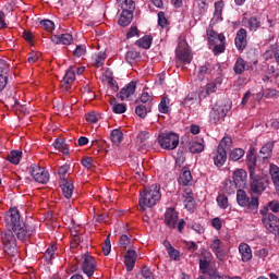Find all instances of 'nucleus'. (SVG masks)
Masks as SVG:
<instances>
[{
  "label": "nucleus",
  "instance_id": "obj_31",
  "mask_svg": "<svg viewBox=\"0 0 279 279\" xmlns=\"http://www.w3.org/2000/svg\"><path fill=\"white\" fill-rule=\"evenodd\" d=\"M151 43H154V37H151V35H145L137 39L135 45L142 49H149L151 47Z\"/></svg>",
  "mask_w": 279,
  "mask_h": 279
},
{
  "label": "nucleus",
  "instance_id": "obj_32",
  "mask_svg": "<svg viewBox=\"0 0 279 279\" xmlns=\"http://www.w3.org/2000/svg\"><path fill=\"white\" fill-rule=\"evenodd\" d=\"M199 270L203 276H210V271H217V269L210 267V260L199 259Z\"/></svg>",
  "mask_w": 279,
  "mask_h": 279
},
{
  "label": "nucleus",
  "instance_id": "obj_11",
  "mask_svg": "<svg viewBox=\"0 0 279 279\" xmlns=\"http://www.w3.org/2000/svg\"><path fill=\"white\" fill-rule=\"evenodd\" d=\"M263 223L271 234L279 229V218L274 214H268L267 217L263 219Z\"/></svg>",
  "mask_w": 279,
  "mask_h": 279
},
{
  "label": "nucleus",
  "instance_id": "obj_55",
  "mask_svg": "<svg viewBox=\"0 0 279 279\" xmlns=\"http://www.w3.org/2000/svg\"><path fill=\"white\" fill-rule=\"evenodd\" d=\"M119 243H120L121 247H123L124 250H128V247H130V243H131L130 236H128L125 234L121 235Z\"/></svg>",
  "mask_w": 279,
  "mask_h": 279
},
{
  "label": "nucleus",
  "instance_id": "obj_9",
  "mask_svg": "<svg viewBox=\"0 0 279 279\" xmlns=\"http://www.w3.org/2000/svg\"><path fill=\"white\" fill-rule=\"evenodd\" d=\"M82 269L85 276L88 278L93 277L95 270L97 269V262H95V257L88 253H85L83 255Z\"/></svg>",
  "mask_w": 279,
  "mask_h": 279
},
{
  "label": "nucleus",
  "instance_id": "obj_54",
  "mask_svg": "<svg viewBox=\"0 0 279 279\" xmlns=\"http://www.w3.org/2000/svg\"><path fill=\"white\" fill-rule=\"evenodd\" d=\"M141 274L144 279H154V272L147 266L142 267Z\"/></svg>",
  "mask_w": 279,
  "mask_h": 279
},
{
  "label": "nucleus",
  "instance_id": "obj_16",
  "mask_svg": "<svg viewBox=\"0 0 279 279\" xmlns=\"http://www.w3.org/2000/svg\"><path fill=\"white\" fill-rule=\"evenodd\" d=\"M75 82V71H66L61 80V87L65 93H69L71 85Z\"/></svg>",
  "mask_w": 279,
  "mask_h": 279
},
{
  "label": "nucleus",
  "instance_id": "obj_47",
  "mask_svg": "<svg viewBox=\"0 0 279 279\" xmlns=\"http://www.w3.org/2000/svg\"><path fill=\"white\" fill-rule=\"evenodd\" d=\"M8 86V72L0 71V93Z\"/></svg>",
  "mask_w": 279,
  "mask_h": 279
},
{
  "label": "nucleus",
  "instance_id": "obj_52",
  "mask_svg": "<svg viewBox=\"0 0 279 279\" xmlns=\"http://www.w3.org/2000/svg\"><path fill=\"white\" fill-rule=\"evenodd\" d=\"M246 62L243 58H238L233 71H245Z\"/></svg>",
  "mask_w": 279,
  "mask_h": 279
},
{
  "label": "nucleus",
  "instance_id": "obj_40",
  "mask_svg": "<svg viewBox=\"0 0 279 279\" xmlns=\"http://www.w3.org/2000/svg\"><path fill=\"white\" fill-rule=\"evenodd\" d=\"M196 101H197V93L193 92L183 99V101L181 102V106H183L184 108H191V106H193V104H195Z\"/></svg>",
  "mask_w": 279,
  "mask_h": 279
},
{
  "label": "nucleus",
  "instance_id": "obj_15",
  "mask_svg": "<svg viewBox=\"0 0 279 279\" xmlns=\"http://www.w3.org/2000/svg\"><path fill=\"white\" fill-rule=\"evenodd\" d=\"M214 154V163L216 167H223L226 165V160H228V151L226 148H219L218 146Z\"/></svg>",
  "mask_w": 279,
  "mask_h": 279
},
{
  "label": "nucleus",
  "instance_id": "obj_60",
  "mask_svg": "<svg viewBox=\"0 0 279 279\" xmlns=\"http://www.w3.org/2000/svg\"><path fill=\"white\" fill-rule=\"evenodd\" d=\"M197 5L201 14H204L208 10V2L206 0H197Z\"/></svg>",
  "mask_w": 279,
  "mask_h": 279
},
{
  "label": "nucleus",
  "instance_id": "obj_13",
  "mask_svg": "<svg viewBox=\"0 0 279 279\" xmlns=\"http://www.w3.org/2000/svg\"><path fill=\"white\" fill-rule=\"evenodd\" d=\"M178 211L173 208H168L165 214V223L168 228L175 230V225L178 223Z\"/></svg>",
  "mask_w": 279,
  "mask_h": 279
},
{
  "label": "nucleus",
  "instance_id": "obj_10",
  "mask_svg": "<svg viewBox=\"0 0 279 279\" xmlns=\"http://www.w3.org/2000/svg\"><path fill=\"white\" fill-rule=\"evenodd\" d=\"M234 43L238 51H245L247 49V29L240 28L236 32Z\"/></svg>",
  "mask_w": 279,
  "mask_h": 279
},
{
  "label": "nucleus",
  "instance_id": "obj_39",
  "mask_svg": "<svg viewBox=\"0 0 279 279\" xmlns=\"http://www.w3.org/2000/svg\"><path fill=\"white\" fill-rule=\"evenodd\" d=\"M23 156V151L21 150H12L7 160H9V162H11V165H19V162H21V158Z\"/></svg>",
  "mask_w": 279,
  "mask_h": 279
},
{
  "label": "nucleus",
  "instance_id": "obj_59",
  "mask_svg": "<svg viewBox=\"0 0 279 279\" xmlns=\"http://www.w3.org/2000/svg\"><path fill=\"white\" fill-rule=\"evenodd\" d=\"M219 35H217V33L213 29H208L207 31V38L209 40V43H216L217 40H219Z\"/></svg>",
  "mask_w": 279,
  "mask_h": 279
},
{
  "label": "nucleus",
  "instance_id": "obj_50",
  "mask_svg": "<svg viewBox=\"0 0 279 279\" xmlns=\"http://www.w3.org/2000/svg\"><path fill=\"white\" fill-rule=\"evenodd\" d=\"M69 169H71L70 165H63L59 168V178L61 182H63V180H66V174L69 173Z\"/></svg>",
  "mask_w": 279,
  "mask_h": 279
},
{
  "label": "nucleus",
  "instance_id": "obj_45",
  "mask_svg": "<svg viewBox=\"0 0 279 279\" xmlns=\"http://www.w3.org/2000/svg\"><path fill=\"white\" fill-rule=\"evenodd\" d=\"M158 108H159V112H161L162 114H167V112H169V98L163 97Z\"/></svg>",
  "mask_w": 279,
  "mask_h": 279
},
{
  "label": "nucleus",
  "instance_id": "obj_44",
  "mask_svg": "<svg viewBox=\"0 0 279 279\" xmlns=\"http://www.w3.org/2000/svg\"><path fill=\"white\" fill-rule=\"evenodd\" d=\"M140 101L143 106H153L154 98L149 95V93L144 92L140 98Z\"/></svg>",
  "mask_w": 279,
  "mask_h": 279
},
{
  "label": "nucleus",
  "instance_id": "obj_42",
  "mask_svg": "<svg viewBox=\"0 0 279 279\" xmlns=\"http://www.w3.org/2000/svg\"><path fill=\"white\" fill-rule=\"evenodd\" d=\"M263 97L266 99H278L279 93L275 88H266L263 90Z\"/></svg>",
  "mask_w": 279,
  "mask_h": 279
},
{
  "label": "nucleus",
  "instance_id": "obj_46",
  "mask_svg": "<svg viewBox=\"0 0 279 279\" xmlns=\"http://www.w3.org/2000/svg\"><path fill=\"white\" fill-rule=\"evenodd\" d=\"M217 204L219 208H222V210H226V208H228V196H226L225 194H219L217 196Z\"/></svg>",
  "mask_w": 279,
  "mask_h": 279
},
{
  "label": "nucleus",
  "instance_id": "obj_18",
  "mask_svg": "<svg viewBox=\"0 0 279 279\" xmlns=\"http://www.w3.org/2000/svg\"><path fill=\"white\" fill-rule=\"evenodd\" d=\"M136 258H138L136 251L134 250L126 251V255L124 256V264L126 267V271H132V269H134V266L136 265Z\"/></svg>",
  "mask_w": 279,
  "mask_h": 279
},
{
  "label": "nucleus",
  "instance_id": "obj_1",
  "mask_svg": "<svg viewBox=\"0 0 279 279\" xmlns=\"http://www.w3.org/2000/svg\"><path fill=\"white\" fill-rule=\"evenodd\" d=\"M4 223L7 229L1 232L3 250L8 256H15L16 238L19 241H27V239L36 232V229L25 226V222L21 219L19 209L9 210L4 217Z\"/></svg>",
  "mask_w": 279,
  "mask_h": 279
},
{
  "label": "nucleus",
  "instance_id": "obj_38",
  "mask_svg": "<svg viewBox=\"0 0 279 279\" xmlns=\"http://www.w3.org/2000/svg\"><path fill=\"white\" fill-rule=\"evenodd\" d=\"M189 149L191 154H202L204 151V144L197 141H191L189 143Z\"/></svg>",
  "mask_w": 279,
  "mask_h": 279
},
{
  "label": "nucleus",
  "instance_id": "obj_57",
  "mask_svg": "<svg viewBox=\"0 0 279 279\" xmlns=\"http://www.w3.org/2000/svg\"><path fill=\"white\" fill-rule=\"evenodd\" d=\"M213 93H217L216 82H211L206 85V95H213Z\"/></svg>",
  "mask_w": 279,
  "mask_h": 279
},
{
  "label": "nucleus",
  "instance_id": "obj_62",
  "mask_svg": "<svg viewBox=\"0 0 279 279\" xmlns=\"http://www.w3.org/2000/svg\"><path fill=\"white\" fill-rule=\"evenodd\" d=\"M168 255L172 260H177V258H180V251L175 250V247H172L168 251Z\"/></svg>",
  "mask_w": 279,
  "mask_h": 279
},
{
  "label": "nucleus",
  "instance_id": "obj_21",
  "mask_svg": "<svg viewBox=\"0 0 279 279\" xmlns=\"http://www.w3.org/2000/svg\"><path fill=\"white\" fill-rule=\"evenodd\" d=\"M106 58H108V54H106L104 51L94 53L90 58L92 66H95V69H100V66H104Z\"/></svg>",
  "mask_w": 279,
  "mask_h": 279
},
{
  "label": "nucleus",
  "instance_id": "obj_26",
  "mask_svg": "<svg viewBox=\"0 0 279 279\" xmlns=\"http://www.w3.org/2000/svg\"><path fill=\"white\" fill-rule=\"evenodd\" d=\"M226 3L223 0H219L215 2V12H214V17L211 20V23H219V21H223L222 14H223V8Z\"/></svg>",
  "mask_w": 279,
  "mask_h": 279
},
{
  "label": "nucleus",
  "instance_id": "obj_41",
  "mask_svg": "<svg viewBox=\"0 0 279 279\" xmlns=\"http://www.w3.org/2000/svg\"><path fill=\"white\" fill-rule=\"evenodd\" d=\"M236 189H239V185H236V183L232 180H227L223 183V191L225 193H228V195H232V193H234V191H236Z\"/></svg>",
  "mask_w": 279,
  "mask_h": 279
},
{
  "label": "nucleus",
  "instance_id": "obj_7",
  "mask_svg": "<svg viewBox=\"0 0 279 279\" xmlns=\"http://www.w3.org/2000/svg\"><path fill=\"white\" fill-rule=\"evenodd\" d=\"M29 173L35 182L39 184H47V182H49V172L36 163L29 167Z\"/></svg>",
  "mask_w": 279,
  "mask_h": 279
},
{
  "label": "nucleus",
  "instance_id": "obj_51",
  "mask_svg": "<svg viewBox=\"0 0 279 279\" xmlns=\"http://www.w3.org/2000/svg\"><path fill=\"white\" fill-rule=\"evenodd\" d=\"M112 110H113L114 114H123V112H125V110H128V107L125 106V104H113Z\"/></svg>",
  "mask_w": 279,
  "mask_h": 279
},
{
  "label": "nucleus",
  "instance_id": "obj_20",
  "mask_svg": "<svg viewBox=\"0 0 279 279\" xmlns=\"http://www.w3.org/2000/svg\"><path fill=\"white\" fill-rule=\"evenodd\" d=\"M255 149L250 148L246 154V165L248 169V173H256L258 170H256V154H254Z\"/></svg>",
  "mask_w": 279,
  "mask_h": 279
},
{
  "label": "nucleus",
  "instance_id": "obj_27",
  "mask_svg": "<svg viewBox=\"0 0 279 279\" xmlns=\"http://www.w3.org/2000/svg\"><path fill=\"white\" fill-rule=\"evenodd\" d=\"M239 252L242 256V262L243 263H250V260H252V247H250L248 244L241 243L239 245Z\"/></svg>",
  "mask_w": 279,
  "mask_h": 279
},
{
  "label": "nucleus",
  "instance_id": "obj_19",
  "mask_svg": "<svg viewBox=\"0 0 279 279\" xmlns=\"http://www.w3.org/2000/svg\"><path fill=\"white\" fill-rule=\"evenodd\" d=\"M221 245H223V242H221V240H219L218 238L211 240V243L209 245L210 250L214 252V254H216L218 260H223V258H226Z\"/></svg>",
  "mask_w": 279,
  "mask_h": 279
},
{
  "label": "nucleus",
  "instance_id": "obj_25",
  "mask_svg": "<svg viewBox=\"0 0 279 279\" xmlns=\"http://www.w3.org/2000/svg\"><path fill=\"white\" fill-rule=\"evenodd\" d=\"M215 47L213 49L215 56L223 53L226 51V35L223 33L218 34V40L214 41Z\"/></svg>",
  "mask_w": 279,
  "mask_h": 279
},
{
  "label": "nucleus",
  "instance_id": "obj_53",
  "mask_svg": "<svg viewBox=\"0 0 279 279\" xmlns=\"http://www.w3.org/2000/svg\"><path fill=\"white\" fill-rule=\"evenodd\" d=\"M112 250V244L110 243V235H108L105 240V244L102 246V252L105 256H108Z\"/></svg>",
  "mask_w": 279,
  "mask_h": 279
},
{
  "label": "nucleus",
  "instance_id": "obj_5",
  "mask_svg": "<svg viewBox=\"0 0 279 279\" xmlns=\"http://www.w3.org/2000/svg\"><path fill=\"white\" fill-rule=\"evenodd\" d=\"M236 203L246 210H258V197L247 196L245 190H238L236 192Z\"/></svg>",
  "mask_w": 279,
  "mask_h": 279
},
{
  "label": "nucleus",
  "instance_id": "obj_36",
  "mask_svg": "<svg viewBox=\"0 0 279 279\" xmlns=\"http://www.w3.org/2000/svg\"><path fill=\"white\" fill-rule=\"evenodd\" d=\"M117 4L122 11L136 10V3L133 0H117Z\"/></svg>",
  "mask_w": 279,
  "mask_h": 279
},
{
  "label": "nucleus",
  "instance_id": "obj_34",
  "mask_svg": "<svg viewBox=\"0 0 279 279\" xmlns=\"http://www.w3.org/2000/svg\"><path fill=\"white\" fill-rule=\"evenodd\" d=\"M110 138L113 145H121V143H123V132L119 129H114L110 133Z\"/></svg>",
  "mask_w": 279,
  "mask_h": 279
},
{
  "label": "nucleus",
  "instance_id": "obj_12",
  "mask_svg": "<svg viewBox=\"0 0 279 279\" xmlns=\"http://www.w3.org/2000/svg\"><path fill=\"white\" fill-rule=\"evenodd\" d=\"M149 132L142 131L137 134L135 138L136 146L140 151H145L149 147Z\"/></svg>",
  "mask_w": 279,
  "mask_h": 279
},
{
  "label": "nucleus",
  "instance_id": "obj_4",
  "mask_svg": "<svg viewBox=\"0 0 279 279\" xmlns=\"http://www.w3.org/2000/svg\"><path fill=\"white\" fill-rule=\"evenodd\" d=\"M177 69H186L185 64L193 62V53L186 40H181L175 49Z\"/></svg>",
  "mask_w": 279,
  "mask_h": 279
},
{
  "label": "nucleus",
  "instance_id": "obj_49",
  "mask_svg": "<svg viewBox=\"0 0 279 279\" xmlns=\"http://www.w3.org/2000/svg\"><path fill=\"white\" fill-rule=\"evenodd\" d=\"M158 16V25L159 27H167V25H169V20H167V16H165V12L160 11L157 14Z\"/></svg>",
  "mask_w": 279,
  "mask_h": 279
},
{
  "label": "nucleus",
  "instance_id": "obj_61",
  "mask_svg": "<svg viewBox=\"0 0 279 279\" xmlns=\"http://www.w3.org/2000/svg\"><path fill=\"white\" fill-rule=\"evenodd\" d=\"M267 208L271 210V213H279V202L271 201L267 204Z\"/></svg>",
  "mask_w": 279,
  "mask_h": 279
},
{
  "label": "nucleus",
  "instance_id": "obj_58",
  "mask_svg": "<svg viewBox=\"0 0 279 279\" xmlns=\"http://www.w3.org/2000/svg\"><path fill=\"white\" fill-rule=\"evenodd\" d=\"M73 53L76 58H82V56H86V48L84 46H76Z\"/></svg>",
  "mask_w": 279,
  "mask_h": 279
},
{
  "label": "nucleus",
  "instance_id": "obj_48",
  "mask_svg": "<svg viewBox=\"0 0 279 279\" xmlns=\"http://www.w3.org/2000/svg\"><path fill=\"white\" fill-rule=\"evenodd\" d=\"M218 147L220 149H230V147H232V137H223Z\"/></svg>",
  "mask_w": 279,
  "mask_h": 279
},
{
  "label": "nucleus",
  "instance_id": "obj_6",
  "mask_svg": "<svg viewBox=\"0 0 279 279\" xmlns=\"http://www.w3.org/2000/svg\"><path fill=\"white\" fill-rule=\"evenodd\" d=\"M158 143L162 149H175L180 145V136L173 132L161 133Z\"/></svg>",
  "mask_w": 279,
  "mask_h": 279
},
{
  "label": "nucleus",
  "instance_id": "obj_17",
  "mask_svg": "<svg viewBox=\"0 0 279 279\" xmlns=\"http://www.w3.org/2000/svg\"><path fill=\"white\" fill-rule=\"evenodd\" d=\"M233 182L239 189H243L247 182V172L243 169H238L233 172Z\"/></svg>",
  "mask_w": 279,
  "mask_h": 279
},
{
  "label": "nucleus",
  "instance_id": "obj_33",
  "mask_svg": "<svg viewBox=\"0 0 279 279\" xmlns=\"http://www.w3.org/2000/svg\"><path fill=\"white\" fill-rule=\"evenodd\" d=\"M246 27L250 29V32H257L260 28V17H248Z\"/></svg>",
  "mask_w": 279,
  "mask_h": 279
},
{
  "label": "nucleus",
  "instance_id": "obj_56",
  "mask_svg": "<svg viewBox=\"0 0 279 279\" xmlns=\"http://www.w3.org/2000/svg\"><path fill=\"white\" fill-rule=\"evenodd\" d=\"M84 242V238H82V235L80 234H75L71 241V247H77L80 245V243Z\"/></svg>",
  "mask_w": 279,
  "mask_h": 279
},
{
  "label": "nucleus",
  "instance_id": "obj_28",
  "mask_svg": "<svg viewBox=\"0 0 279 279\" xmlns=\"http://www.w3.org/2000/svg\"><path fill=\"white\" fill-rule=\"evenodd\" d=\"M60 186L63 193V197H65V199H71V197H73V190L75 189L73 183L69 182L68 180H63L61 181Z\"/></svg>",
  "mask_w": 279,
  "mask_h": 279
},
{
  "label": "nucleus",
  "instance_id": "obj_2",
  "mask_svg": "<svg viewBox=\"0 0 279 279\" xmlns=\"http://www.w3.org/2000/svg\"><path fill=\"white\" fill-rule=\"evenodd\" d=\"M160 197H162V194H160V185L153 184L149 187H145L144 191L140 193L138 201L142 213H145L147 208L156 206V204L160 202Z\"/></svg>",
  "mask_w": 279,
  "mask_h": 279
},
{
  "label": "nucleus",
  "instance_id": "obj_8",
  "mask_svg": "<svg viewBox=\"0 0 279 279\" xmlns=\"http://www.w3.org/2000/svg\"><path fill=\"white\" fill-rule=\"evenodd\" d=\"M230 107L227 105H215L209 113L210 123H219L221 119H226Z\"/></svg>",
  "mask_w": 279,
  "mask_h": 279
},
{
  "label": "nucleus",
  "instance_id": "obj_22",
  "mask_svg": "<svg viewBox=\"0 0 279 279\" xmlns=\"http://www.w3.org/2000/svg\"><path fill=\"white\" fill-rule=\"evenodd\" d=\"M133 19H134V10H130V11L125 10L121 12L118 23L121 27H128V25L132 23Z\"/></svg>",
  "mask_w": 279,
  "mask_h": 279
},
{
  "label": "nucleus",
  "instance_id": "obj_3",
  "mask_svg": "<svg viewBox=\"0 0 279 279\" xmlns=\"http://www.w3.org/2000/svg\"><path fill=\"white\" fill-rule=\"evenodd\" d=\"M269 186V177L263 172L250 173V191L253 195H263Z\"/></svg>",
  "mask_w": 279,
  "mask_h": 279
},
{
  "label": "nucleus",
  "instance_id": "obj_30",
  "mask_svg": "<svg viewBox=\"0 0 279 279\" xmlns=\"http://www.w3.org/2000/svg\"><path fill=\"white\" fill-rule=\"evenodd\" d=\"M269 173L275 185V189L277 191V194L279 195V167L271 163L269 168Z\"/></svg>",
  "mask_w": 279,
  "mask_h": 279
},
{
  "label": "nucleus",
  "instance_id": "obj_64",
  "mask_svg": "<svg viewBox=\"0 0 279 279\" xmlns=\"http://www.w3.org/2000/svg\"><path fill=\"white\" fill-rule=\"evenodd\" d=\"M208 278L209 279H223V276H220L219 271H217V270H210Z\"/></svg>",
  "mask_w": 279,
  "mask_h": 279
},
{
  "label": "nucleus",
  "instance_id": "obj_35",
  "mask_svg": "<svg viewBox=\"0 0 279 279\" xmlns=\"http://www.w3.org/2000/svg\"><path fill=\"white\" fill-rule=\"evenodd\" d=\"M147 112H151V105H137L135 108V114L141 119H145Z\"/></svg>",
  "mask_w": 279,
  "mask_h": 279
},
{
  "label": "nucleus",
  "instance_id": "obj_24",
  "mask_svg": "<svg viewBox=\"0 0 279 279\" xmlns=\"http://www.w3.org/2000/svg\"><path fill=\"white\" fill-rule=\"evenodd\" d=\"M51 40L54 45H71V43H73V35L69 33L62 35H53Z\"/></svg>",
  "mask_w": 279,
  "mask_h": 279
},
{
  "label": "nucleus",
  "instance_id": "obj_63",
  "mask_svg": "<svg viewBox=\"0 0 279 279\" xmlns=\"http://www.w3.org/2000/svg\"><path fill=\"white\" fill-rule=\"evenodd\" d=\"M81 162L85 169H90L93 167V157H84Z\"/></svg>",
  "mask_w": 279,
  "mask_h": 279
},
{
  "label": "nucleus",
  "instance_id": "obj_14",
  "mask_svg": "<svg viewBox=\"0 0 279 279\" xmlns=\"http://www.w3.org/2000/svg\"><path fill=\"white\" fill-rule=\"evenodd\" d=\"M134 93H136V82L132 81L120 90L117 97L123 101L124 99L132 97Z\"/></svg>",
  "mask_w": 279,
  "mask_h": 279
},
{
  "label": "nucleus",
  "instance_id": "obj_43",
  "mask_svg": "<svg viewBox=\"0 0 279 279\" xmlns=\"http://www.w3.org/2000/svg\"><path fill=\"white\" fill-rule=\"evenodd\" d=\"M39 25H41L46 32H53V29H56V24L51 20H41Z\"/></svg>",
  "mask_w": 279,
  "mask_h": 279
},
{
  "label": "nucleus",
  "instance_id": "obj_29",
  "mask_svg": "<svg viewBox=\"0 0 279 279\" xmlns=\"http://www.w3.org/2000/svg\"><path fill=\"white\" fill-rule=\"evenodd\" d=\"M259 154L264 160V162H266V160H269V158H271L272 154H274V142H268L266 143L259 150Z\"/></svg>",
  "mask_w": 279,
  "mask_h": 279
},
{
  "label": "nucleus",
  "instance_id": "obj_37",
  "mask_svg": "<svg viewBox=\"0 0 279 279\" xmlns=\"http://www.w3.org/2000/svg\"><path fill=\"white\" fill-rule=\"evenodd\" d=\"M243 156H245V150L243 148H234L229 154V160L238 162V160H241Z\"/></svg>",
  "mask_w": 279,
  "mask_h": 279
},
{
  "label": "nucleus",
  "instance_id": "obj_23",
  "mask_svg": "<svg viewBox=\"0 0 279 279\" xmlns=\"http://www.w3.org/2000/svg\"><path fill=\"white\" fill-rule=\"evenodd\" d=\"M191 182H193L191 170L187 167L182 168L181 174L179 177V184L182 186H190Z\"/></svg>",
  "mask_w": 279,
  "mask_h": 279
}]
</instances>
